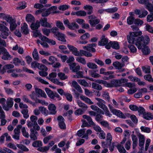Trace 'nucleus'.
<instances>
[{
  "mask_svg": "<svg viewBox=\"0 0 153 153\" xmlns=\"http://www.w3.org/2000/svg\"><path fill=\"white\" fill-rule=\"evenodd\" d=\"M39 109L41 113L46 116L48 114V110L45 108L43 107H39Z\"/></svg>",
  "mask_w": 153,
  "mask_h": 153,
  "instance_id": "51",
  "label": "nucleus"
},
{
  "mask_svg": "<svg viewBox=\"0 0 153 153\" xmlns=\"http://www.w3.org/2000/svg\"><path fill=\"white\" fill-rule=\"evenodd\" d=\"M39 38L42 41L47 42L49 44L54 45L56 44L55 41L53 39H50L44 36H41Z\"/></svg>",
  "mask_w": 153,
  "mask_h": 153,
  "instance_id": "14",
  "label": "nucleus"
},
{
  "mask_svg": "<svg viewBox=\"0 0 153 153\" xmlns=\"http://www.w3.org/2000/svg\"><path fill=\"white\" fill-rule=\"evenodd\" d=\"M17 146L19 149H21L22 151L25 152H27L29 151L28 149L25 146L22 144H17Z\"/></svg>",
  "mask_w": 153,
  "mask_h": 153,
  "instance_id": "57",
  "label": "nucleus"
},
{
  "mask_svg": "<svg viewBox=\"0 0 153 153\" xmlns=\"http://www.w3.org/2000/svg\"><path fill=\"white\" fill-rule=\"evenodd\" d=\"M31 67L33 68H39L40 63L36 61H33L31 63Z\"/></svg>",
  "mask_w": 153,
  "mask_h": 153,
  "instance_id": "62",
  "label": "nucleus"
},
{
  "mask_svg": "<svg viewBox=\"0 0 153 153\" xmlns=\"http://www.w3.org/2000/svg\"><path fill=\"white\" fill-rule=\"evenodd\" d=\"M34 20H27L28 23H31L30 27L32 30H36L40 26V22L39 21H37L36 23L33 22Z\"/></svg>",
  "mask_w": 153,
  "mask_h": 153,
  "instance_id": "8",
  "label": "nucleus"
},
{
  "mask_svg": "<svg viewBox=\"0 0 153 153\" xmlns=\"http://www.w3.org/2000/svg\"><path fill=\"white\" fill-rule=\"evenodd\" d=\"M91 108L93 110L97 111L98 112L104 114V113L103 111L99 108L98 107L95 105H91L90 106Z\"/></svg>",
  "mask_w": 153,
  "mask_h": 153,
  "instance_id": "31",
  "label": "nucleus"
},
{
  "mask_svg": "<svg viewBox=\"0 0 153 153\" xmlns=\"http://www.w3.org/2000/svg\"><path fill=\"white\" fill-rule=\"evenodd\" d=\"M35 128H31L30 130L31 132L30 136L31 139L33 140L37 139V136L38 135L37 131Z\"/></svg>",
  "mask_w": 153,
  "mask_h": 153,
  "instance_id": "12",
  "label": "nucleus"
},
{
  "mask_svg": "<svg viewBox=\"0 0 153 153\" xmlns=\"http://www.w3.org/2000/svg\"><path fill=\"white\" fill-rule=\"evenodd\" d=\"M109 44H111V47L114 49L118 50L120 49V46L118 43L117 42H109Z\"/></svg>",
  "mask_w": 153,
  "mask_h": 153,
  "instance_id": "32",
  "label": "nucleus"
},
{
  "mask_svg": "<svg viewBox=\"0 0 153 153\" xmlns=\"http://www.w3.org/2000/svg\"><path fill=\"white\" fill-rule=\"evenodd\" d=\"M85 94L87 96L90 97L93 96V93L87 88H85Z\"/></svg>",
  "mask_w": 153,
  "mask_h": 153,
  "instance_id": "56",
  "label": "nucleus"
},
{
  "mask_svg": "<svg viewBox=\"0 0 153 153\" xmlns=\"http://www.w3.org/2000/svg\"><path fill=\"white\" fill-rule=\"evenodd\" d=\"M87 65L89 68L91 69H96L98 68V66L96 64L91 62L87 63Z\"/></svg>",
  "mask_w": 153,
  "mask_h": 153,
  "instance_id": "30",
  "label": "nucleus"
},
{
  "mask_svg": "<svg viewBox=\"0 0 153 153\" xmlns=\"http://www.w3.org/2000/svg\"><path fill=\"white\" fill-rule=\"evenodd\" d=\"M118 9L117 7H114L111 8L105 9V11L109 13H113L117 11Z\"/></svg>",
  "mask_w": 153,
  "mask_h": 153,
  "instance_id": "40",
  "label": "nucleus"
},
{
  "mask_svg": "<svg viewBox=\"0 0 153 153\" xmlns=\"http://www.w3.org/2000/svg\"><path fill=\"white\" fill-rule=\"evenodd\" d=\"M32 55L33 58L35 60H39V57L36 49H34L32 53Z\"/></svg>",
  "mask_w": 153,
  "mask_h": 153,
  "instance_id": "33",
  "label": "nucleus"
},
{
  "mask_svg": "<svg viewBox=\"0 0 153 153\" xmlns=\"http://www.w3.org/2000/svg\"><path fill=\"white\" fill-rule=\"evenodd\" d=\"M0 30L1 31L0 36L4 39H7L10 33L8 28L6 26L2 29H0Z\"/></svg>",
  "mask_w": 153,
  "mask_h": 153,
  "instance_id": "5",
  "label": "nucleus"
},
{
  "mask_svg": "<svg viewBox=\"0 0 153 153\" xmlns=\"http://www.w3.org/2000/svg\"><path fill=\"white\" fill-rule=\"evenodd\" d=\"M92 88L93 89L100 91L102 89L101 85L94 82L92 83Z\"/></svg>",
  "mask_w": 153,
  "mask_h": 153,
  "instance_id": "37",
  "label": "nucleus"
},
{
  "mask_svg": "<svg viewBox=\"0 0 153 153\" xmlns=\"http://www.w3.org/2000/svg\"><path fill=\"white\" fill-rule=\"evenodd\" d=\"M105 69L104 68H101L100 70V74L104 75H107L113 74V72L111 71L105 72Z\"/></svg>",
  "mask_w": 153,
  "mask_h": 153,
  "instance_id": "35",
  "label": "nucleus"
},
{
  "mask_svg": "<svg viewBox=\"0 0 153 153\" xmlns=\"http://www.w3.org/2000/svg\"><path fill=\"white\" fill-rule=\"evenodd\" d=\"M67 47L74 55L76 56V48L75 47L69 44L67 45Z\"/></svg>",
  "mask_w": 153,
  "mask_h": 153,
  "instance_id": "29",
  "label": "nucleus"
},
{
  "mask_svg": "<svg viewBox=\"0 0 153 153\" xmlns=\"http://www.w3.org/2000/svg\"><path fill=\"white\" fill-rule=\"evenodd\" d=\"M57 120L59 121V125L60 128L62 129H65L66 128L65 123L64 122V118L61 116H59Z\"/></svg>",
  "mask_w": 153,
  "mask_h": 153,
  "instance_id": "11",
  "label": "nucleus"
},
{
  "mask_svg": "<svg viewBox=\"0 0 153 153\" xmlns=\"http://www.w3.org/2000/svg\"><path fill=\"white\" fill-rule=\"evenodd\" d=\"M56 38L62 42H66V39H65L66 36L65 35L60 32H59L55 36Z\"/></svg>",
  "mask_w": 153,
  "mask_h": 153,
  "instance_id": "21",
  "label": "nucleus"
},
{
  "mask_svg": "<svg viewBox=\"0 0 153 153\" xmlns=\"http://www.w3.org/2000/svg\"><path fill=\"white\" fill-rule=\"evenodd\" d=\"M48 109L49 111V114H56V107L55 105L53 104H50L48 106Z\"/></svg>",
  "mask_w": 153,
  "mask_h": 153,
  "instance_id": "18",
  "label": "nucleus"
},
{
  "mask_svg": "<svg viewBox=\"0 0 153 153\" xmlns=\"http://www.w3.org/2000/svg\"><path fill=\"white\" fill-rule=\"evenodd\" d=\"M117 147L119 152L120 153H125L126 151L124 148L123 145L121 144H118L117 146Z\"/></svg>",
  "mask_w": 153,
  "mask_h": 153,
  "instance_id": "39",
  "label": "nucleus"
},
{
  "mask_svg": "<svg viewBox=\"0 0 153 153\" xmlns=\"http://www.w3.org/2000/svg\"><path fill=\"white\" fill-rule=\"evenodd\" d=\"M13 63L15 65H19L20 64L22 65H24L25 62L18 58H14L13 60Z\"/></svg>",
  "mask_w": 153,
  "mask_h": 153,
  "instance_id": "22",
  "label": "nucleus"
},
{
  "mask_svg": "<svg viewBox=\"0 0 153 153\" xmlns=\"http://www.w3.org/2000/svg\"><path fill=\"white\" fill-rule=\"evenodd\" d=\"M7 105L5 104L3 106V109L6 111L9 110L10 108H11L13 105V99L10 98L7 99L6 102Z\"/></svg>",
  "mask_w": 153,
  "mask_h": 153,
  "instance_id": "6",
  "label": "nucleus"
},
{
  "mask_svg": "<svg viewBox=\"0 0 153 153\" xmlns=\"http://www.w3.org/2000/svg\"><path fill=\"white\" fill-rule=\"evenodd\" d=\"M26 2L25 1L19 2V6L17 7V9L19 10H22L25 9L26 7Z\"/></svg>",
  "mask_w": 153,
  "mask_h": 153,
  "instance_id": "28",
  "label": "nucleus"
},
{
  "mask_svg": "<svg viewBox=\"0 0 153 153\" xmlns=\"http://www.w3.org/2000/svg\"><path fill=\"white\" fill-rule=\"evenodd\" d=\"M21 113L23 114V117L25 119H27L29 117L28 110L27 109H23L21 111Z\"/></svg>",
  "mask_w": 153,
  "mask_h": 153,
  "instance_id": "42",
  "label": "nucleus"
},
{
  "mask_svg": "<svg viewBox=\"0 0 153 153\" xmlns=\"http://www.w3.org/2000/svg\"><path fill=\"white\" fill-rule=\"evenodd\" d=\"M101 113L97 114L96 115L95 118V120L97 122L100 123V122L102 120L103 117Z\"/></svg>",
  "mask_w": 153,
  "mask_h": 153,
  "instance_id": "45",
  "label": "nucleus"
},
{
  "mask_svg": "<svg viewBox=\"0 0 153 153\" xmlns=\"http://www.w3.org/2000/svg\"><path fill=\"white\" fill-rule=\"evenodd\" d=\"M22 128V125H19L17 126L16 128H15L14 130V134L13 135V138L19 140L20 138V129Z\"/></svg>",
  "mask_w": 153,
  "mask_h": 153,
  "instance_id": "7",
  "label": "nucleus"
},
{
  "mask_svg": "<svg viewBox=\"0 0 153 153\" xmlns=\"http://www.w3.org/2000/svg\"><path fill=\"white\" fill-rule=\"evenodd\" d=\"M111 111L113 114L119 117L125 119L126 116L120 111L116 109L111 110Z\"/></svg>",
  "mask_w": 153,
  "mask_h": 153,
  "instance_id": "15",
  "label": "nucleus"
},
{
  "mask_svg": "<svg viewBox=\"0 0 153 153\" xmlns=\"http://www.w3.org/2000/svg\"><path fill=\"white\" fill-rule=\"evenodd\" d=\"M80 99L84 101L86 103L89 105L93 104L94 103L88 97L83 95H81L80 97Z\"/></svg>",
  "mask_w": 153,
  "mask_h": 153,
  "instance_id": "25",
  "label": "nucleus"
},
{
  "mask_svg": "<svg viewBox=\"0 0 153 153\" xmlns=\"http://www.w3.org/2000/svg\"><path fill=\"white\" fill-rule=\"evenodd\" d=\"M144 79L150 82H153V79L152 76L149 74H147L144 76Z\"/></svg>",
  "mask_w": 153,
  "mask_h": 153,
  "instance_id": "64",
  "label": "nucleus"
},
{
  "mask_svg": "<svg viewBox=\"0 0 153 153\" xmlns=\"http://www.w3.org/2000/svg\"><path fill=\"white\" fill-rule=\"evenodd\" d=\"M32 145L34 147H39L42 146V142L39 140L36 141L33 143Z\"/></svg>",
  "mask_w": 153,
  "mask_h": 153,
  "instance_id": "54",
  "label": "nucleus"
},
{
  "mask_svg": "<svg viewBox=\"0 0 153 153\" xmlns=\"http://www.w3.org/2000/svg\"><path fill=\"white\" fill-rule=\"evenodd\" d=\"M143 118L147 120H150L153 119V115L150 113L144 114L143 115Z\"/></svg>",
  "mask_w": 153,
  "mask_h": 153,
  "instance_id": "41",
  "label": "nucleus"
},
{
  "mask_svg": "<svg viewBox=\"0 0 153 153\" xmlns=\"http://www.w3.org/2000/svg\"><path fill=\"white\" fill-rule=\"evenodd\" d=\"M70 68L73 72H76V66L75 63H70L69 64Z\"/></svg>",
  "mask_w": 153,
  "mask_h": 153,
  "instance_id": "43",
  "label": "nucleus"
},
{
  "mask_svg": "<svg viewBox=\"0 0 153 153\" xmlns=\"http://www.w3.org/2000/svg\"><path fill=\"white\" fill-rule=\"evenodd\" d=\"M50 14L52 15V13L50 12L48 9L45 8V10L42 11V16L43 17H46Z\"/></svg>",
  "mask_w": 153,
  "mask_h": 153,
  "instance_id": "47",
  "label": "nucleus"
},
{
  "mask_svg": "<svg viewBox=\"0 0 153 153\" xmlns=\"http://www.w3.org/2000/svg\"><path fill=\"white\" fill-rule=\"evenodd\" d=\"M146 8L151 13H153V5L148 1V2L145 4Z\"/></svg>",
  "mask_w": 153,
  "mask_h": 153,
  "instance_id": "38",
  "label": "nucleus"
},
{
  "mask_svg": "<svg viewBox=\"0 0 153 153\" xmlns=\"http://www.w3.org/2000/svg\"><path fill=\"white\" fill-rule=\"evenodd\" d=\"M70 7V6L67 4H65L60 5L58 7L59 10L62 11H64L68 9Z\"/></svg>",
  "mask_w": 153,
  "mask_h": 153,
  "instance_id": "52",
  "label": "nucleus"
},
{
  "mask_svg": "<svg viewBox=\"0 0 153 153\" xmlns=\"http://www.w3.org/2000/svg\"><path fill=\"white\" fill-rule=\"evenodd\" d=\"M45 91L51 99H54L55 97L59 98V100H60L59 95L56 92H53L49 88H45Z\"/></svg>",
  "mask_w": 153,
  "mask_h": 153,
  "instance_id": "4",
  "label": "nucleus"
},
{
  "mask_svg": "<svg viewBox=\"0 0 153 153\" xmlns=\"http://www.w3.org/2000/svg\"><path fill=\"white\" fill-rule=\"evenodd\" d=\"M30 120H27V125L29 128H35L37 131H39L40 129L39 126L37 124V120H38L37 117L34 115L31 116L30 117Z\"/></svg>",
  "mask_w": 153,
  "mask_h": 153,
  "instance_id": "3",
  "label": "nucleus"
},
{
  "mask_svg": "<svg viewBox=\"0 0 153 153\" xmlns=\"http://www.w3.org/2000/svg\"><path fill=\"white\" fill-rule=\"evenodd\" d=\"M139 145L140 147H141L142 149L144 148L143 146L144 144L145 139L144 136L141 134H139Z\"/></svg>",
  "mask_w": 153,
  "mask_h": 153,
  "instance_id": "20",
  "label": "nucleus"
},
{
  "mask_svg": "<svg viewBox=\"0 0 153 153\" xmlns=\"http://www.w3.org/2000/svg\"><path fill=\"white\" fill-rule=\"evenodd\" d=\"M95 99L98 101L97 103V105L99 107L103 110H105V109L107 107L105 105V102L104 100L99 98H96Z\"/></svg>",
  "mask_w": 153,
  "mask_h": 153,
  "instance_id": "9",
  "label": "nucleus"
},
{
  "mask_svg": "<svg viewBox=\"0 0 153 153\" xmlns=\"http://www.w3.org/2000/svg\"><path fill=\"white\" fill-rule=\"evenodd\" d=\"M51 33L54 35V37L59 32L58 31V28L56 27H53L50 29Z\"/></svg>",
  "mask_w": 153,
  "mask_h": 153,
  "instance_id": "55",
  "label": "nucleus"
},
{
  "mask_svg": "<svg viewBox=\"0 0 153 153\" xmlns=\"http://www.w3.org/2000/svg\"><path fill=\"white\" fill-rule=\"evenodd\" d=\"M53 138V136L51 135L45 137L43 139V141L44 143L45 144L47 143L49 140H51Z\"/></svg>",
  "mask_w": 153,
  "mask_h": 153,
  "instance_id": "61",
  "label": "nucleus"
},
{
  "mask_svg": "<svg viewBox=\"0 0 153 153\" xmlns=\"http://www.w3.org/2000/svg\"><path fill=\"white\" fill-rule=\"evenodd\" d=\"M108 42V40L105 38L104 35L102 36L100 40L98 42V45L100 46H104L106 45Z\"/></svg>",
  "mask_w": 153,
  "mask_h": 153,
  "instance_id": "17",
  "label": "nucleus"
},
{
  "mask_svg": "<svg viewBox=\"0 0 153 153\" xmlns=\"http://www.w3.org/2000/svg\"><path fill=\"white\" fill-rule=\"evenodd\" d=\"M0 18H2V19H13L10 15L2 13H0Z\"/></svg>",
  "mask_w": 153,
  "mask_h": 153,
  "instance_id": "34",
  "label": "nucleus"
},
{
  "mask_svg": "<svg viewBox=\"0 0 153 153\" xmlns=\"http://www.w3.org/2000/svg\"><path fill=\"white\" fill-rule=\"evenodd\" d=\"M111 83L113 87L119 86L120 84L119 79H113L111 81Z\"/></svg>",
  "mask_w": 153,
  "mask_h": 153,
  "instance_id": "44",
  "label": "nucleus"
},
{
  "mask_svg": "<svg viewBox=\"0 0 153 153\" xmlns=\"http://www.w3.org/2000/svg\"><path fill=\"white\" fill-rule=\"evenodd\" d=\"M56 26L61 30H64L65 29L63 24L60 21H57L56 22Z\"/></svg>",
  "mask_w": 153,
  "mask_h": 153,
  "instance_id": "46",
  "label": "nucleus"
},
{
  "mask_svg": "<svg viewBox=\"0 0 153 153\" xmlns=\"http://www.w3.org/2000/svg\"><path fill=\"white\" fill-rule=\"evenodd\" d=\"M100 22L99 20H90L89 22L92 27H94Z\"/></svg>",
  "mask_w": 153,
  "mask_h": 153,
  "instance_id": "48",
  "label": "nucleus"
},
{
  "mask_svg": "<svg viewBox=\"0 0 153 153\" xmlns=\"http://www.w3.org/2000/svg\"><path fill=\"white\" fill-rule=\"evenodd\" d=\"M48 60L51 62H50V65L53 64L55 62L57 61V59L53 56H51L49 58Z\"/></svg>",
  "mask_w": 153,
  "mask_h": 153,
  "instance_id": "59",
  "label": "nucleus"
},
{
  "mask_svg": "<svg viewBox=\"0 0 153 153\" xmlns=\"http://www.w3.org/2000/svg\"><path fill=\"white\" fill-rule=\"evenodd\" d=\"M84 9L87 11L88 14L90 15L93 13V7L90 5H86L83 7Z\"/></svg>",
  "mask_w": 153,
  "mask_h": 153,
  "instance_id": "26",
  "label": "nucleus"
},
{
  "mask_svg": "<svg viewBox=\"0 0 153 153\" xmlns=\"http://www.w3.org/2000/svg\"><path fill=\"white\" fill-rule=\"evenodd\" d=\"M142 34L141 31L130 32L127 37L128 42L130 44H135L139 49H142L143 54L148 55L151 52L150 49L148 46H145L149 43L150 39L147 36L138 37Z\"/></svg>",
  "mask_w": 153,
  "mask_h": 153,
  "instance_id": "1",
  "label": "nucleus"
},
{
  "mask_svg": "<svg viewBox=\"0 0 153 153\" xmlns=\"http://www.w3.org/2000/svg\"><path fill=\"white\" fill-rule=\"evenodd\" d=\"M39 22L42 26L49 28L51 27V25L46 20H41Z\"/></svg>",
  "mask_w": 153,
  "mask_h": 153,
  "instance_id": "27",
  "label": "nucleus"
},
{
  "mask_svg": "<svg viewBox=\"0 0 153 153\" xmlns=\"http://www.w3.org/2000/svg\"><path fill=\"white\" fill-rule=\"evenodd\" d=\"M7 22L10 24V29L11 31H13L16 28L17 25L16 21L14 20H7Z\"/></svg>",
  "mask_w": 153,
  "mask_h": 153,
  "instance_id": "19",
  "label": "nucleus"
},
{
  "mask_svg": "<svg viewBox=\"0 0 153 153\" xmlns=\"http://www.w3.org/2000/svg\"><path fill=\"white\" fill-rule=\"evenodd\" d=\"M127 22L129 25L134 23L136 25H141L143 23V21L141 20H127Z\"/></svg>",
  "mask_w": 153,
  "mask_h": 153,
  "instance_id": "16",
  "label": "nucleus"
},
{
  "mask_svg": "<svg viewBox=\"0 0 153 153\" xmlns=\"http://www.w3.org/2000/svg\"><path fill=\"white\" fill-rule=\"evenodd\" d=\"M21 29L22 33L25 35L29 33L27 25L25 23H23V25Z\"/></svg>",
  "mask_w": 153,
  "mask_h": 153,
  "instance_id": "24",
  "label": "nucleus"
},
{
  "mask_svg": "<svg viewBox=\"0 0 153 153\" xmlns=\"http://www.w3.org/2000/svg\"><path fill=\"white\" fill-rule=\"evenodd\" d=\"M113 65L116 69L120 70V71L121 72H123L125 71L124 69L122 68L125 65V64L124 63H122L118 61H116L113 63Z\"/></svg>",
  "mask_w": 153,
  "mask_h": 153,
  "instance_id": "10",
  "label": "nucleus"
},
{
  "mask_svg": "<svg viewBox=\"0 0 153 153\" xmlns=\"http://www.w3.org/2000/svg\"><path fill=\"white\" fill-rule=\"evenodd\" d=\"M103 97L105 100L109 101L110 100V97L108 93L106 91H103L102 95Z\"/></svg>",
  "mask_w": 153,
  "mask_h": 153,
  "instance_id": "53",
  "label": "nucleus"
},
{
  "mask_svg": "<svg viewBox=\"0 0 153 153\" xmlns=\"http://www.w3.org/2000/svg\"><path fill=\"white\" fill-rule=\"evenodd\" d=\"M128 47L129 48L131 53H135L137 52V48L134 45L131 44L128 45Z\"/></svg>",
  "mask_w": 153,
  "mask_h": 153,
  "instance_id": "49",
  "label": "nucleus"
},
{
  "mask_svg": "<svg viewBox=\"0 0 153 153\" xmlns=\"http://www.w3.org/2000/svg\"><path fill=\"white\" fill-rule=\"evenodd\" d=\"M35 78L39 82L42 83V84L48 85L49 84L48 82L42 79L41 77H36Z\"/></svg>",
  "mask_w": 153,
  "mask_h": 153,
  "instance_id": "60",
  "label": "nucleus"
},
{
  "mask_svg": "<svg viewBox=\"0 0 153 153\" xmlns=\"http://www.w3.org/2000/svg\"><path fill=\"white\" fill-rule=\"evenodd\" d=\"M77 81L79 84L85 87H88L89 86L88 84L84 79H79L77 80Z\"/></svg>",
  "mask_w": 153,
  "mask_h": 153,
  "instance_id": "36",
  "label": "nucleus"
},
{
  "mask_svg": "<svg viewBox=\"0 0 153 153\" xmlns=\"http://www.w3.org/2000/svg\"><path fill=\"white\" fill-rule=\"evenodd\" d=\"M35 93L33 91L32 92V93L29 94V96L30 97L31 99L35 101L36 102V100L38 99H37V97H39L41 96L45 98L47 97V95L45 93L44 91H42L40 89L38 88H35Z\"/></svg>",
  "mask_w": 153,
  "mask_h": 153,
  "instance_id": "2",
  "label": "nucleus"
},
{
  "mask_svg": "<svg viewBox=\"0 0 153 153\" xmlns=\"http://www.w3.org/2000/svg\"><path fill=\"white\" fill-rule=\"evenodd\" d=\"M82 117L83 118L87 120L90 125L91 126L95 125V124L93 122L92 119L90 116L87 115H84Z\"/></svg>",
  "mask_w": 153,
  "mask_h": 153,
  "instance_id": "23",
  "label": "nucleus"
},
{
  "mask_svg": "<svg viewBox=\"0 0 153 153\" xmlns=\"http://www.w3.org/2000/svg\"><path fill=\"white\" fill-rule=\"evenodd\" d=\"M59 79L62 80H64L68 78V76L65 75V74L62 72H59L57 74Z\"/></svg>",
  "mask_w": 153,
  "mask_h": 153,
  "instance_id": "50",
  "label": "nucleus"
},
{
  "mask_svg": "<svg viewBox=\"0 0 153 153\" xmlns=\"http://www.w3.org/2000/svg\"><path fill=\"white\" fill-rule=\"evenodd\" d=\"M22 132L23 135L26 138H28L29 136V134L28 132H27L25 127H22L21 128Z\"/></svg>",
  "mask_w": 153,
  "mask_h": 153,
  "instance_id": "58",
  "label": "nucleus"
},
{
  "mask_svg": "<svg viewBox=\"0 0 153 153\" xmlns=\"http://www.w3.org/2000/svg\"><path fill=\"white\" fill-rule=\"evenodd\" d=\"M90 37V35L88 33H86L80 36L82 40H86L88 39Z\"/></svg>",
  "mask_w": 153,
  "mask_h": 153,
  "instance_id": "63",
  "label": "nucleus"
},
{
  "mask_svg": "<svg viewBox=\"0 0 153 153\" xmlns=\"http://www.w3.org/2000/svg\"><path fill=\"white\" fill-rule=\"evenodd\" d=\"M2 54L3 55L1 58L4 60H10L12 58V56L10 54L6 48Z\"/></svg>",
  "mask_w": 153,
  "mask_h": 153,
  "instance_id": "13",
  "label": "nucleus"
}]
</instances>
